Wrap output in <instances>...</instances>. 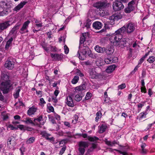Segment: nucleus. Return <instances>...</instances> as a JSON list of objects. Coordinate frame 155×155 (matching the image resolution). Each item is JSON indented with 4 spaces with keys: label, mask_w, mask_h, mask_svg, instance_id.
Instances as JSON below:
<instances>
[{
    "label": "nucleus",
    "mask_w": 155,
    "mask_h": 155,
    "mask_svg": "<svg viewBox=\"0 0 155 155\" xmlns=\"http://www.w3.org/2000/svg\"><path fill=\"white\" fill-rule=\"evenodd\" d=\"M10 76L8 73L2 71L0 80V88L4 94L8 93L13 88L12 84L9 79Z\"/></svg>",
    "instance_id": "1"
},
{
    "label": "nucleus",
    "mask_w": 155,
    "mask_h": 155,
    "mask_svg": "<svg viewBox=\"0 0 155 155\" xmlns=\"http://www.w3.org/2000/svg\"><path fill=\"white\" fill-rule=\"evenodd\" d=\"M79 50L78 52L77 55H78V58L81 60L83 61L87 55L93 59L97 58L96 55L93 53H92L91 50L88 47H84L82 49H81V46L79 47Z\"/></svg>",
    "instance_id": "2"
},
{
    "label": "nucleus",
    "mask_w": 155,
    "mask_h": 155,
    "mask_svg": "<svg viewBox=\"0 0 155 155\" xmlns=\"http://www.w3.org/2000/svg\"><path fill=\"white\" fill-rule=\"evenodd\" d=\"M125 31L126 27L124 26L116 31L114 35L110 38V41L114 40V41H111V42H113L114 45L115 46H119L118 43L122 38V35Z\"/></svg>",
    "instance_id": "3"
},
{
    "label": "nucleus",
    "mask_w": 155,
    "mask_h": 155,
    "mask_svg": "<svg viewBox=\"0 0 155 155\" xmlns=\"http://www.w3.org/2000/svg\"><path fill=\"white\" fill-rule=\"evenodd\" d=\"M110 5V3L108 2L107 1L105 0L95 3L94 4L93 6L97 9H99L100 12L98 13V14L99 15L103 17L104 16V13L103 12V10L101 12V10L103 9L109 7Z\"/></svg>",
    "instance_id": "4"
},
{
    "label": "nucleus",
    "mask_w": 155,
    "mask_h": 155,
    "mask_svg": "<svg viewBox=\"0 0 155 155\" xmlns=\"http://www.w3.org/2000/svg\"><path fill=\"white\" fill-rule=\"evenodd\" d=\"M0 6L3 9L0 12V16L7 15L11 12V5L9 3L2 1L0 2Z\"/></svg>",
    "instance_id": "5"
},
{
    "label": "nucleus",
    "mask_w": 155,
    "mask_h": 155,
    "mask_svg": "<svg viewBox=\"0 0 155 155\" xmlns=\"http://www.w3.org/2000/svg\"><path fill=\"white\" fill-rule=\"evenodd\" d=\"M127 0H115L113 2V9L115 12L120 11L124 8L122 2L126 3Z\"/></svg>",
    "instance_id": "6"
},
{
    "label": "nucleus",
    "mask_w": 155,
    "mask_h": 155,
    "mask_svg": "<svg viewBox=\"0 0 155 155\" xmlns=\"http://www.w3.org/2000/svg\"><path fill=\"white\" fill-rule=\"evenodd\" d=\"M126 31L127 33H130L133 32L135 29V25L134 23L132 22H129L126 24Z\"/></svg>",
    "instance_id": "7"
},
{
    "label": "nucleus",
    "mask_w": 155,
    "mask_h": 155,
    "mask_svg": "<svg viewBox=\"0 0 155 155\" xmlns=\"http://www.w3.org/2000/svg\"><path fill=\"white\" fill-rule=\"evenodd\" d=\"M9 21H5L0 23V33L7 29L11 25Z\"/></svg>",
    "instance_id": "8"
},
{
    "label": "nucleus",
    "mask_w": 155,
    "mask_h": 155,
    "mask_svg": "<svg viewBox=\"0 0 155 155\" xmlns=\"http://www.w3.org/2000/svg\"><path fill=\"white\" fill-rule=\"evenodd\" d=\"M14 62L11 58H8L6 61L4 66L8 69H12L14 67Z\"/></svg>",
    "instance_id": "9"
},
{
    "label": "nucleus",
    "mask_w": 155,
    "mask_h": 155,
    "mask_svg": "<svg viewBox=\"0 0 155 155\" xmlns=\"http://www.w3.org/2000/svg\"><path fill=\"white\" fill-rule=\"evenodd\" d=\"M122 16L121 15L120 12H117L114 14L112 16L109 17V19L113 21V22L115 21H117L119 19H121L122 18Z\"/></svg>",
    "instance_id": "10"
},
{
    "label": "nucleus",
    "mask_w": 155,
    "mask_h": 155,
    "mask_svg": "<svg viewBox=\"0 0 155 155\" xmlns=\"http://www.w3.org/2000/svg\"><path fill=\"white\" fill-rule=\"evenodd\" d=\"M21 25V23L20 22H18L10 31L9 35H12L14 34H16L18 32L17 30L19 28Z\"/></svg>",
    "instance_id": "11"
},
{
    "label": "nucleus",
    "mask_w": 155,
    "mask_h": 155,
    "mask_svg": "<svg viewBox=\"0 0 155 155\" xmlns=\"http://www.w3.org/2000/svg\"><path fill=\"white\" fill-rule=\"evenodd\" d=\"M30 23L29 20H27L25 21L23 25L22 28L20 29L19 32L21 34L25 33V31L28 29L29 24Z\"/></svg>",
    "instance_id": "12"
},
{
    "label": "nucleus",
    "mask_w": 155,
    "mask_h": 155,
    "mask_svg": "<svg viewBox=\"0 0 155 155\" xmlns=\"http://www.w3.org/2000/svg\"><path fill=\"white\" fill-rule=\"evenodd\" d=\"M86 83L85 82H83L81 85L75 87L74 92H78L79 91L81 92L84 90L86 89Z\"/></svg>",
    "instance_id": "13"
},
{
    "label": "nucleus",
    "mask_w": 155,
    "mask_h": 155,
    "mask_svg": "<svg viewBox=\"0 0 155 155\" xmlns=\"http://www.w3.org/2000/svg\"><path fill=\"white\" fill-rule=\"evenodd\" d=\"M50 55L51 58H54L56 60H62L63 58L64 55L62 54H54L52 53H51Z\"/></svg>",
    "instance_id": "14"
},
{
    "label": "nucleus",
    "mask_w": 155,
    "mask_h": 155,
    "mask_svg": "<svg viewBox=\"0 0 155 155\" xmlns=\"http://www.w3.org/2000/svg\"><path fill=\"white\" fill-rule=\"evenodd\" d=\"M27 3V2L24 1L21 2L16 6L13 9L14 11H18L21 8L23 7Z\"/></svg>",
    "instance_id": "15"
},
{
    "label": "nucleus",
    "mask_w": 155,
    "mask_h": 155,
    "mask_svg": "<svg viewBox=\"0 0 155 155\" xmlns=\"http://www.w3.org/2000/svg\"><path fill=\"white\" fill-rule=\"evenodd\" d=\"M67 105L70 107H73L74 106L72 98L70 96H68L66 99Z\"/></svg>",
    "instance_id": "16"
},
{
    "label": "nucleus",
    "mask_w": 155,
    "mask_h": 155,
    "mask_svg": "<svg viewBox=\"0 0 155 155\" xmlns=\"http://www.w3.org/2000/svg\"><path fill=\"white\" fill-rule=\"evenodd\" d=\"M92 25L94 29L99 30L101 28L102 25L101 22L96 21L93 23Z\"/></svg>",
    "instance_id": "17"
},
{
    "label": "nucleus",
    "mask_w": 155,
    "mask_h": 155,
    "mask_svg": "<svg viewBox=\"0 0 155 155\" xmlns=\"http://www.w3.org/2000/svg\"><path fill=\"white\" fill-rule=\"evenodd\" d=\"M104 52L107 55H111L114 52V49L113 48L110 47L108 48H104Z\"/></svg>",
    "instance_id": "18"
},
{
    "label": "nucleus",
    "mask_w": 155,
    "mask_h": 155,
    "mask_svg": "<svg viewBox=\"0 0 155 155\" xmlns=\"http://www.w3.org/2000/svg\"><path fill=\"white\" fill-rule=\"evenodd\" d=\"M116 68V66L115 65H110L107 68L106 71L109 74H110L115 70Z\"/></svg>",
    "instance_id": "19"
},
{
    "label": "nucleus",
    "mask_w": 155,
    "mask_h": 155,
    "mask_svg": "<svg viewBox=\"0 0 155 155\" xmlns=\"http://www.w3.org/2000/svg\"><path fill=\"white\" fill-rule=\"evenodd\" d=\"M134 9V6L128 5L124 9V12L126 13H129L133 11Z\"/></svg>",
    "instance_id": "20"
},
{
    "label": "nucleus",
    "mask_w": 155,
    "mask_h": 155,
    "mask_svg": "<svg viewBox=\"0 0 155 155\" xmlns=\"http://www.w3.org/2000/svg\"><path fill=\"white\" fill-rule=\"evenodd\" d=\"M23 121L27 124H31L33 126L35 125V124L34 121H33L29 117L26 118L25 120H23Z\"/></svg>",
    "instance_id": "21"
},
{
    "label": "nucleus",
    "mask_w": 155,
    "mask_h": 155,
    "mask_svg": "<svg viewBox=\"0 0 155 155\" xmlns=\"http://www.w3.org/2000/svg\"><path fill=\"white\" fill-rule=\"evenodd\" d=\"M13 38L11 37L7 41L5 47V48L6 49H8L10 47L12 46V43L13 41Z\"/></svg>",
    "instance_id": "22"
},
{
    "label": "nucleus",
    "mask_w": 155,
    "mask_h": 155,
    "mask_svg": "<svg viewBox=\"0 0 155 155\" xmlns=\"http://www.w3.org/2000/svg\"><path fill=\"white\" fill-rule=\"evenodd\" d=\"M128 39L126 38H122L119 42V46H120V45H122L124 46H127V45H126L127 43V41Z\"/></svg>",
    "instance_id": "23"
},
{
    "label": "nucleus",
    "mask_w": 155,
    "mask_h": 155,
    "mask_svg": "<svg viewBox=\"0 0 155 155\" xmlns=\"http://www.w3.org/2000/svg\"><path fill=\"white\" fill-rule=\"evenodd\" d=\"M95 51L99 53H103L104 52V48H101L98 45L95 46L94 48Z\"/></svg>",
    "instance_id": "24"
},
{
    "label": "nucleus",
    "mask_w": 155,
    "mask_h": 155,
    "mask_svg": "<svg viewBox=\"0 0 155 155\" xmlns=\"http://www.w3.org/2000/svg\"><path fill=\"white\" fill-rule=\"evenodd\" d=\"M36 110L37 108H36L33 107L30 108L27 111L28 114L29 116L33 114Z\"/></svg>",
    "instance_id": "25"
},
{
    "label": "nucleus",
    "mask_w": 155,
    "mask_h": 155,
    "mask_svg": "<svg viewBox=\"0 0 155 155\" xmlns=\"http://www.w3.org/2000/svg\"><path fill=\"white\" fill-rule=\"evenodd\" d=\"M21 87L18 86L15 90V92L13 94L15 98L17 99L19 97V93L20 91Z\"/></svg>",
    "instance_id": "26"
},
{
    "label": "nucleus",
    "mask_w": 155,
    "mask_h": 155,
    "mask_svg": "<svg viewBox=\"0 0 155 155\" xmlns=\"http://www.w3.org/2000/svg\"><path fill=\"white\" fill-rule=\"evenodd\" d=\"M114 58H105L104 61L107 64H112L115 62V61L114 60Z\"/></svg>",
    "instance_id": "27"
},
{
    "label": "nucleus",
    "mask_w": 155,
    "mask_h": 155,
    "mask_svg": "<svg viewBox=\"0 0 155 155\" xmlns=\"http://www.w3.org/2000/svg\"><path fill=\"white\" fill-rule=\"evenodd\" d=\"M79 147L85 148L88 147V144L85 142L81 141L79 144Z\"/></svg>",
    "instance_id": "28"
},
{
    "label": "nucleus",
    "mask_w": 155,
    "mask_h": 155,
    "mask_svg": "<svg viewBox=\"0 0 155 155\" xmlns=\"http://www.w3.org/2000/svg\"><path fill=\"white\" fill-rule=\"evenodd\" d=\"M150 51L146 53L143 56L142 58H141L139 60V61L138 63V64H141L143 61L147 57L149 54Z\"/></svg>",
    "instance_id": "29"
},
{
    "label": "nucleus",
    "mask_w": 155,
    "mask_h": 155,
    "mask_svg": "<svg viewBox=\"0 0 155 155\" xmlns=\"http://www.w3.org/2000/svg\"><path fill=\"white\" fill-rule=\"evenodd\" d=\"M107 128V126L104 124H102L100 127V129L99 130V133H102L104 132L106 130Z\"/></svg>",
    "instance_id": "30"
},
{
    "label": "nucleus",
    "mask_w": 155,
    "mask_h": 155,
    "mask_svg": "<svg viewBox=\"0 0 155 155\" xmlns=\"http://www.w3.org/2000/svg\"><path fill=\"white\" fill-rule=\"evenodd\" d=\"M15 140V138L13 136L9 137L8 139L7 145L9 146L11 144L12 142L14 141Z\"/></svg>",
    "instance_id": "31"
},
{
    "label": "nucleus",
    "mask_w": 155,
    "mask_h": 155,
    "mask_svg": "<svg viewBox=\"0 0 155 155\" xmlns=\"http://www.w3.org/2000/svg\"><path fill=\"white\" fill-rule=\"evenodd\" d=\"M88 139L89 141L92 142L96 141L99 140V138L98 137L95 136H94V137L88 136Z\"/></svg>",
    "instance_id": "32"
},
{
    "label": "nucleus",
    "mask_w": 155,
    "mask_h": 155,
    "mask_svg": "<svg viewBox=\"0 0 155 155\" xmlns=\"http://www.w3.org/2000/svg\"><path fill=\"white\" fill-rule=\"evenodd\" d=\"M43 120V116L42 115H41L38 118H34L33 121L34 122L35 124H36V121H37L38 122H40V121H42Z\"/></svg>",
    "instance_id": "33"
},
{
    "label": "nucleus",
    "mask_w": 155,
    "mask_h": 155,
    "mask_svg": "<svg viewBox=\"0 0 155 155\" xmlns=\"http://www.w3.org/2000/svg\"><path fill=\"white\" fill-rule=\"evenodd\" d=\"M79 76H75L72 80L71 82L73 84H76L79 80Z\"/></svg>",
    "instance_id": "34"
},
{
    "label": "nucleus",
    "mask_w": 155,
    "mask_h": 155,
    "mask_svg": "<svg viewBox=\"0 0 155 155\" xmlns=\"http://www.w3.org/2000/svg\"><path fill=\"white\" fill-rule=\"evenodd\" d=\"M35 138L34 137H31L26 141L27 144H30L33 143L35 141Z\"/></svg>",
    "instance_id": "35"
},
{
    "label": "nucleus",
    "mask_w": 155,
    "mask_h": 155,
    "mask_svg": "<svg viewBox=\"0 0 155 155\" xmlns=\"http://www.w3.org/2000/svg\"><path fill=\"white\" fill-rule=\"evenodd\" d=\"M82 98L81 95H80V94H76L75 97L74 99L76 101H79L81 100Z\"/></svg>",
    "instance_id": "36"
},
{
    "label": "nucleus",
    "mask_w": 155,
    "mask_h": 155,
    "mask_svg": "<svg viewBox=\"0 0 155 155\" xmlns=\"http://www.w3.org/2000/svg\"><path fill=\"white\" fill-rule=\"evenodd\" d=\"M147 61L150 63H152L155 61V57L153 56H150Z\"/></svg>",
    "instance_id": "37"
},
{
    "label": "nucleus",
    "mask_w": 155,
    "mask_h": 155,
    "mask_svg": "<svg viewBox=\"0 0 155 155\" xmlns=\"http://www.w3.org/2000/svg\"><path fill=\"white\" fill-rule=\"evenodd\" d=\"M86 38H83H83L82 37H80L79 47L80 46H81V49H82V48L81 46V45L82 44H83L84 43V42L85 41Z\"/></svg>",
    "instance_id": "38"
},
{
    "label": "nucleus",
    "mask_w": 155,
    "mask_h": 155,
    "mask_svg": "<svg viewBox=\"0 0 155 155\" xmlns=\"http://www.w3.org/2000/svg\"><path fill=\"white\" fill-rule=\"evenodd\" d=\"M91 24V20L88 19L87 21V22L85 25V26L87 28H89L90 27Z\"/></svg>",
    "instance_id": "39"
},
{
    "label": "nucleus",
    "mask_w": 155,
    "mask_h": 155,
    "mask_svg": "<svg viewBox=\"0 0 155 155\" xmlns=\"http://www.w3.org/2000/svg\"><path fill=\"white\" fill-rule=\"evenodd\" d=\"M90 76L91 78L92 79H96L98 78V76L96 75L94 73L92 72L91 71L90 73Z\"/></svg>",
    "instance_id": "40"
},
{
    "label": "nucleus",
    "mask_w": 155,
    "mask_h": 155,
    "mask_svg": "<svg viewBox=\"0 0 155 155\" xmlns=\"http://www.w3.org/2000/svg\"><path fill=\"white\" fill-rule=\"evenodd\" d=\"M78 150L80 153V155H83L85 152V148L79 147Z\"/></svg>",
    "instance_id": "41"
},
{
    "label": "nucleus",
    "mask_w": 155,
    "mask_h": 155,
    "mask_svg": "<svg viewBox=\"0 0 155 155\" xmlns=\"http://www.w3.org/2000/svg\"><path fill=\"white\" fill-rule=\"evenodd\" d=\"M92 145V147L89 149V150L90 151H93L94 149L96 148L97 147V144L95 143H93Z\"/></svg>",
    "instance_id": "42"
},
{
    "label": "nucleus",
    "mask_w": 155,
    "mask_h": 155,
    "mask_svg": "<svg viewBox=\"0 0 155 155\" xmlns=\"http://www.w3.org/2000/svg\"><path fill=\"white\" fill-rule=\"evenodd\" d=\"M92 94L90 92H88L85 98V100H87L91 98V97L92 96Z\"/></svg>",
    "instance_id": "43"
},
{
    "label": "nucleus",
    "mask_w": 155,
    "mask_h": 155,
    "mask_svg": "<svg viewBox=\"0 0 155 155\" xmlns=\"http://www.w3.org/2000/svg\"><path fill=\"white\" fill-rule=\"evenodd\" d=\"M76 74L77 75H79L81 77H83L84 76V74L82 73L81 71L79 69H77V71L76 72Z\"/></svg>",
    "instance_id": "44"
},
{
    "label": "nucleus",
    "mask_w": 155,
    "mask_h": 155,
    "mask_svg": "<svg viewBox=\"0 0 155 155\" xmlns=\"http://www.w3.org/2000/svg\"><path fill=\"white\" fill-rule=\"evenodd\" d=\"M146 102V101H144L142 102L141 103H139L137 105L138 108H141L143 106L144 104Z\"/></svg>",
    "instance_id": "45"
},
{
    "label": "nucleus",
    "mask_w": 155,
    "mask_h": 155,
    "mask_svg": "<svg viewBox=\"0 0 155 155\" xmlns=\"http://www.w3.org/2000/svg\"><path fill=\"white\" fill-rule=\"evenodd\" d=\"M64 49L65 53L66 54H68L69 52V51L68 48L67 46L66 45H65L64 46Z\"/></svg>",
    "instance_id": "46"
},
{
    "label": "nucleus",
    "mask_w": 155,
    "mask_h": 155,
    "mask_svg": "<svg viewBox=\"0 0 155 155\" xmlns=\"http://www.w3.org/2000/svg\"><path fill=\"white\" fill-rule=\"evenodd\" d=\"M49 120H50V121L53 124H56V123L54 119V118L53 117H49Z\"/></svg>",
    "instance_id": "47"
},
{
    "label": "nucleus",
    "mask_w": 155,
    "mask_h": 155,
    "mask_svg": "<svg viewBox=\"0 0 155 155\" xmlns=\"http://www.w3.org/2000/svg\"><path fill=\"white\" fill-rule=\"evenodd\" d=\"M50 48L51 49V51L52 52H55L57 51V48L55 46L53 47L51 46Z\"/></svg>",
    "instance_id": "48"
},
{
    "label": "nucleus",
    "mask_w": 155,
    "mask_h": 155,
    "mask_svg": "<svg viewBox=\"0 0 155 155\" xmlns=\"http://www.w3.org/2000/svg\"><path fill=\"white\" fill-rule=\"evenodd\" d=\"M135 0H132L131 1L129 2L128 4V5L133 6V5L135 4Z\"/></svg>",
    "instance_id": "49"
},
{
    "label": "nucleus",
    "mask_w": 155,
    "mask_h": 155,
    "mask_svg": "<svg viewBox=\"0 0 155 155\" xmlns=\"http://www.w3.org/2000/svg\"><path fill=\"white\" fill-rule=\"evenodd\" d=\"M126 87V85L125 84H121L119 85L118 86L119 88L121 89H122L125 88Z\"/></svg>",
    "instance_id": "50"
},
{
    "label": "nucleus",
    "mask_w": 155,
    "mask_h": 155,
    "mask_svg": "<svg viewBox=\"0 0 155 155\" xmlns=\"http://www.w3.org/2000/svg\"><path fill=\"white\" fill-rule=\"evenodd\" d=\"M66 150V147H62L61 150L59 152V154L60 155H62L65 151Z\"/></svg>",
    "instance_id": "51"
},
{
    "label": "nucleus",
    "mask_w": 155,
    "mask_h": 155,
    "mask_svg": "<svg viewBox=\"0 0 155 155\" xmlns=\"http://www.w3.org/2000/svg\"><path fill=\"white\" fill-rule=\"evenodd\" d=\"M141 92L145 93L147 92L145 86L142 87H141Z\"/></svg>",
    "instance_id": "52"
},
{
    "label": "nucleus",
    "mask_w": 155,
    "mask_h": 155,
    "mask_svg": "<svg viewBox=\"0 0 155 155\" xmlns=\"http://www.w3.org/2000/svg\"><path fill=\"white\" fill-rule=\"evenodd\" d=\"M147 111H145V112H143V113H141L140 114V118H143V117H144V115H147Z\"/></svg>",
    "instance_id": "53"
},
{
    "label": "nucleus",
    "mask_w": 155,
    "mask_h": 155,
    "mask_svg": "<svg viewBox=\"0 0 155 155\" xmlns=\"http://www.w3.org/2000/svg\"><path fill=\"white\" fill-rule=\"evenodd\" d=\"M36 93L37 94L39 97H42V93L41 91H36Z\"/></svg>",
    "instance_id": "54"
},
{
    "label": "nucleus",
    "mask_w": 155,
    "mask_h": 155,
    "mask_svg": "<svg viewBox=\"0 0 155 155\" xmlns=\"http://www.w3.org/2000/svg\"><path fill=\"white\" fill-rule=\"evenodd\" d=\"M9 127L11 128V130H17V127L13 126L12 125L10 124L9 125Z\"/></svg>",
    "instance_id": "55"
},
{
    "label": "nucleus",
    "mask_w": 155,
    "mask_h": 155,
    "mask_svg": "<svg viewBox=\"0 0 155 155\" xmlns=\"http://www.w3.org/2000/svg\"><path fill=\"white\" fill-rule=\"evenodd\" d=\"M42 137L44 138H45L46 137H47V136L48 135L51 136V135L49 134H48L45 132H44L42 133Z\"/></svg>",
    "instance_id": "56"
},
{
    "label": "nucleus",
    "mask_w": 155,
    "mask_h": 155,
    "mask_svg": "<svg viewBox=\"0 0 155 155\" xmlns=\"http://www.w3.org/2000/svg\"><path fill=\"white\" fill-rule=\"evenodd\" d=\"M4 100V97L2 95V93L0 92V100L1 101H3Z\"/></svg>",
    "instance_id": "57"
},
{
    "label": "nucleus",
    "mask_w": 155,
    "mask_h": 155,
    "mask_svg": "<svg viewBox=\"0 0 155 155\" xmlns=\"http://www.w3.org/2000/svg\"><path fill=\"white\" fill-rule=\"evenodd\" d=\"M146 74V71L144 69H143L142 70V77L143 78L145 77V75Z\"/></svg>",
    "instance_id": "58"
},
{
    "label": "nucleus",
    "mask_w": 155,
    "mask_h": 155,
    "mask_svg": "<svg viewBox=\"0 0 155 155\" xmlns=\"http://www.w3.org/2000/svg\"><path fill=\"white\" fill-rule=\"evenodd\" d=\"M54 116L56 119L58 120L60 119V116L59 115H58V114L55 113Z\"/></svg>",
    "instance_id": "59"
},
{
    "label": "nucleus",
    "mask_w": 155,
    "mask_h": 155,
    "mask_svg": "<svg viewBox=\"0 0 155 155\" xmlns=\"http://www.w3.org/2000/svg\"><path fill=\"white\" fill-rule=\"evenodd\" d=\"M24 126L22 125H18L17 128H19L21 130H22L24 129Z\"/></svg>",
    "instance_id": "60"
},
{
    "label": "nucleus",
    "mask_w": 155,
    "mask_h": 155,
    "mask_svg": "<svg viewBox=\"0 0 155 155\" xmlns=\"http://www.w3.org/2000/svg\"><path fill=\"white\" fill-rule=\"evenodd\" d=\"M48 109L51 112H53L54 111V108L52 106H50L49 107Z\"/></svg>",
    "instance_id": "61"
},
{
    "label": "nucleus",
    "mask_w": 155,
    "mask_h": 155,
    "mask_svg": "<svg viewBox=\"0 0 155 155\" xmlns=\"http://www.w3.org/2000/svg\"><path fill=\"white\" fill-rule=\"evenodd\" d=\"M148 93L150 97L152 94L153 93L151 88L149 89Z\"/></svg>",
    "instance_id": "62"
},
{
    "label": "nucleus",
    "mask_w": 155,
    "mask_h": 155,
    "mask_svg": "<svg viewBox=\"0 0 155 155\" xmlns=\"http://www.w3.org/2000/svg\"><path fill=\"white\" fill-rule=\"evenodd\" d=\"M102 114L101 111H98L96 113V116L100 117V116H101Z\"/></svg>",
    "instance_id": "63"
},
{
    "label": "nucleus",
    "mask_w": 155,
    "mask_h": 155,
    "mask_svg": "<svg viewBox=\"0 0 155 155\" xmlns=\"http://www.w3.org/2000/svg\"><path fill=\"white\" fill-rule=\"evenodd\" d=\"M59 93V91L58 90H55L54 92V94L56 97Z\"/></svg>",
    "instance_id": "64"
}]
</instances>
